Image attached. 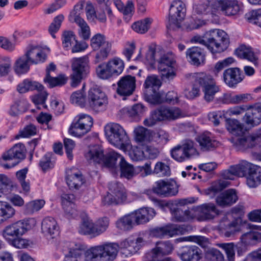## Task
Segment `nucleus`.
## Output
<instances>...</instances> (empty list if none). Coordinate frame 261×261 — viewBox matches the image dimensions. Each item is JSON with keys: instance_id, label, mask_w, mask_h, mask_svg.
Returning <instances> with one entry per match:
<instances>
[{"instance_id": "49", "label": "nucleus", "mask_w": 261, "mask_h": 261, "mask_svg": "<svg viewBox=\"0 0 261 261\" xmlns=\"http://www.w3.org/2000/svg\"><path fill=\"white\" fill-rule=\"evenodd\" d=\"M240 239L241 242L247 245H254L260 242V232L250 231L242 234Z\"/></svg>"}, {"instance_id": "5", "label": "nucleus", "mask_w": 261, "mask_h": 261, "mask_svg": "<svg viewBox=\"0 0 261 261\" xmlns=\"http://www.w3.org/2000/svg\"><path fill=\"white\" fill-rule=\"evenodd\" d=\"M72 73L70 74L71 86L76 87L80 84L83 80L87 78L89 74L90 66L87 56L79 58H73L71 61Z\"/></svg>"}, {"instance_id": "52", "label": "nucleus", "mask_w": 261, "mask_h": 261, "mask_svg": "<svg viewBox=\"0 0 261 261\" xmlns=\"http://www.w3.org/2000/svg\"><path fill=\"white\" fill-rule=\"evenodd\" d=\"M160 96L161 98L160 102L157 103H151V104L158 105L163 103H167L170 105H174L178 102L177 94L173 91H169L165 95L164 93L160 92Z\"/></svg>"}, {"instance_id": "47", "label": "nucleus", "mask_w": 261, "mask_h": 261, "mask_svg": "<svg viewBox=\"0 0 261 261\" xmlns=\"http://www.w3.org/2000/svg\"><path fill=\"white\" fill-rule=\"evenodd\" d=\"M15 214V210L9 203L0 201V223L12 218Z\"/></svg>"}, {"instance_id": "64", "label": "nucleus", "mask_w": 261, "mask_h": 261, "mask_svg": "<svg viewBox=\"0 0 261 261\" xmlns=\"http://www.w3.org/2000/svg\"><path fill=\"white\" fill-rule=\"evenodd\" d=\"M245 18L261 28V9L252 10L246 13Z\"/></svg>"}, {"instance_id": "43", "label": "nucleus", "mask_w": 261, "mask_h": 261, "mask_svg": "<svg viewBox=\"0 0 261 261\" xmlns=\"http://www.w3.org/2000/svg\"><path fill=\"white\" fill-rule=\"evenodd\" d=\"M55 163L54 154L51 152H47L39 161V166L41 168L42 171L45 173L54 168Z\"/></svg>"}, {"instance_id": "8", "label": "nucleus", "mask_w": 261, "mask_h": 261, "mask_svg": "<svg viewBox=\"0 0 261 261\" xmlns=\"http://www.w3.org/2000/svg\"><path fill=\"white\" fill-rule=\"evenodd\" d=\"M194 141L187 140L182 145H178L170 150L171 157L178 162H183L198 155V152Z\"/></svg>"}, {"instance_id": "62", "label": "nucleus", "mask_w": 261, "mask_h": 261, "mask_svg": "<svg viewBox=\"0 0 261 261\" xmlns=\"http://www.w3.org/2000/svg\"><path fill=\"white\" fill-rule=\"evenodd\" d=\"M44 200H36L27 203L25 205V212L27 214H32L35 211L40 210L44 205Z\"/></svg>"}, {"instance_id": "33", "label": "nucleus", "mask_w": 261, "mask_h": 261, "mask_svg": "<svg viewBox=\"0 0 261 261\" xmlns=\"http://www.w3.org/2000/svg\"><path fill=\"white\" fill-rule=\"evenodd\" d=\"M44 90V86L36 81H33L29 79H24L17 86V90L19 93H25L29 91L37 90L41 92Z\"/></svg>"}, {"instance_id": "30", "label": "nucleus", "mask_w": 261, "mask_h": 261, "mask_svg": "<svg viewBox=\"0 0 261 261\" xmlns=\"http://www.w3.org/2000/svg\"><path fill=\"white\" fill-rule=\"evenodd\" d=\"M26 151L25 145L23 143H19L10 148L6 154L3 155V158L5 161L17 159L18 160V163H19L25 158Z\"/></svg>"}, {"instance_id": "59", "label": "nucleus", "mask_w": 261, "mask_h": 261, "mask_svg": "<svg viewBox=\"0 0 261 261\" xmlns=\"http://www.w3.org/2000/svg\"><path fill=\"white\" fill-rule=\"evenodd\" d=\"M64 18L63 15H58L54 18L53 22L49 25L48 32L53 38H56L55 34L59 30Z\"/></svg>"}, {"instance_id": "3", "label": "nucleus", "mask_w": 261, "mask_h": 261, "mask_svg": "<svg viewBox=\"0 0 261 261\" xmlns=\"http://www.w3.org/2000/svg\"><path fill=\"white\" fill-rule=\"evenodd\" d=\"M199 42L206 46L213 54H215L225 50L229 46V39L224 31L215 29L206 32Z\"/></svg>"}, {"instance_id": "21", "label": "nucleus", "mask_w": 261, "mask_h": 261, "mask_svg": "<svg viewBox=\"0 0 261 261\" xmlns=\"http://www.w3.org/2000/svg\"><path fill=\"white\" fill-rule=\"evenodd\" d=\"M252 99V97L249 93H242L233 94L231 93H224L223 95L216 100L217 104H240L247 102Z\"/></svg>"}, {"instance_id": "48", "label": "nucleus", "mask_w": 261, "mask_h": 261, "mask_svg": "<svg viewBox=\"0 0 261 261\" xmlns=\"http://www.w3.org/2000/svg\"><path fill=\"white\" fill-rule=\"evenodd\" d=\"M111 62L100 64L96 68L97 76L101 79L107 80L114 76L111 69Z\"/></svg>"}, {"instance_id": "46", "label": "nucleus", "mask_w": 261, "mask_h": 261, "mask_svg": "<svg viewBox=\"0 0 261 261\" xmlns=\"http://www.w3.org/2000/svg\"><path fill=\"white\" fill-rule=\"evenodd\" d=\"M30 61L23 55L16 61L14 66V71L17 74L26 73L30 69Z\"/></svg>"}, {"instance_id": "63", "label": "nucleus", "mask_w": 261, "mask_h": 261, "mask_svg": "<svg viewBox=\"0 0 261 261\" xmlns=\"http://www.w3.org/2000/svg\"><path fill=\"white\" fill-rule=\"evenodd\" d=\"M83 249L80 246L78 248H69L68 253L65 254L64 261H77L82 254Z\"/></svg>"}, {"instance_id": "31", "label": "nucleus", "mask_w": 261, "mask_h": 261, "mask_svg": "<svg viewBox=\"0 0 261 261\" xmlns=\"http://www.w3.org/2000/svg\"><path fill=\"white\" fill-rule=\"evenodd\" d=\"M113 2L119 11L123 13L124 20L127 22H128L135 11V6L133 1H127L126 5H124L121 0H113Z\"/></svg>"}, {"instance_id": "35", "label": "nucleus", "mask_w": 261, "mask_h": 261, "mask_svg": "<svg viewBox=\"0 0 261 261\" xmlns=\"http://www.w3.org/2000/svg\"><path fill=\"white\" fill-rule=\"evenodd\" d=\"M235 55L240 59L248 60L254 63L257 60L252 48L243 44L240 45L234 51Z\"/></svg>"}, {"instance_id": "17", "label": "nucleus", "mask_w": 261, "mask_h": 261, "mask_svg": "<svg viewBox=\"0 0 261 261\" xmlns=\"http://www.w3.org/2000/svg\"><path fill=\"white\" fill-rule=\"evenodd\" d=\"M135 76L126 75L117 82V93L120 96H129L133 94L136 88Z\"/></svg>"}, {"instance_id": "15", "label": "nucleus", "mask_w": 261, "mask_h": 261, "mask_svg": "<svg viewBox=\"0 0 261 261\" xmlns=\"http://www.w3.org/2000/svg\"><path fill=\"white\" fill-rule=\"evenodd\" d=\"M186 12L185 5L182 1H173L169 10V22L179 27L180 22L185 17Z\"/></svg>"}, {"instance_id": "7", "label": "nucleus", "mask_w": 261, "mask_h": 261, "mask_svg": "<svg viewBox=\"0 0 261 261\" xmlns=\"http://www.w3.org/2000/svg\"><path fill=\"white\" fill-rule=\"evenodd\" d=\"M86 157L90 160H93L95 163L101 164L104 167L112 169L116 168L118 159L121 160V158H123L114 152L105 154L103 150L101 149L90 150L86 154Z\"/></svg>"}, {"instance_id": "23", "label": "nucleus", "mask_w": 261, "mask_h": 261, "mask_svg": "<svg viewBox=\"0 0 261 261\" xmlns=\"http://www.w3.org/2000/svg\"><path fill=\"white\" fill-rule=\"evenodd\" d=\"M179 257L182 261H200L203 254L201 249L197 246H185L181 248Z\"/></svg>"}, {"instance_id": "20", "label": "nucleus", "mask_w": 261, "mask_h": 261, "mask_svg": "<svg viewBox=\"0 0 261 261\" xmlns=\"http://www.w3.org/2000/svg\"><path fill=\"white\" fill-rule=\"evenodd\" d=\"M152 190L154 193L164 197L174 196L178 192L175 183L165 180L155 182Z\"/></svg>"}, {"instance_id": "26", "label": "nucleus", "mask_w": 261, "mask_h": 261, "mask_svg": "<svg viewBox=\"0 0 261 261\" xmlns=\"http://www.w3.org/2000/svg\"><path fill=\"white\" fill-rule=\"evenodd\" d=\"M225 122L227 129L234 136L229 139L230 142V139L233 137L245 138L247 136H244L246 129L244 124L241 123L237 119L226 118L225 119Z\"/></svg>"}, {"instance_id": "24", "label": "nucleus", "mask_w": 261, "mask_h": 261, "mask_svg": "<svg viewBox=\"0 0 261 261\" xmlns=\"http://www.w3.org/2000/svg\"><path fill=\"white\" fill-rule=\"evenodd\" d=\"M65 179L70 190H79L85 182V179L81 172L74 168L66 171Z\"/></svg>"}, {"instance_id": "22", "label": "nucleus", "mask_w": 261, "mask_h": 261, "mask_svg": "<svg viewBox=\"0 0 261 261\" xmlns=\"http://www.w3.org/2000/svg\"><path fill=\"white\" fill-rule=\"evenodd\" d=\"M130 214L135 224L137 225L147 223L156 215L155 210L150 207H142Z\"/></svg>"}, {"instance_id": "19", "label": "nucleus", "mask_w": 261, "mask_h": 261, "mask_svg": "<svg viewBox=\"0 0 261 261\" xmlns=\"http://www.w3.org/2000/svg\"><path fill=\"white\" fill-rule=\"evenodd\" d=\"M231 212L233 215L238 216V218L235 219L232 222H228L226 224H225L224 235L226 237L233 236L236 232L240 230L238 221H241L240 217L244 214V207L242 205L238 204L232 207Z\"/></svg>"}, {"instance_id": "60", "label": "nucleus", "mask_w": 261, "mask_h": 261, "mask_svg": "<svg viewBox=\"0 0 261 261\" xmlns=\"http://www.w3.org/2000/svg\"><path fill=\"white\" fill-rule=\"evenodd\" d=\"M234 62V60L232 57H228L222 61H219L216 63L214 67L212 69V72L216 76L224 68L228 67Z\"/></svg>"}, {"instance_id": "61", "label": "nucleus", "mask_w": 261, "mask_h": 261, "mask_svg": "<svg viewBox=\"0 0 261 261\" xmlns=\"http://www.w3.org/2000/svg\"><path fill=\"white\" fill-rule=\"evenodd\" d=\"M108 62H111V69L114 75H118L122 73L124 67V64L122 60L119 58H114Z\"/></svg>"}, {"instance_id": "14", "label": "nucleus", "mask_w": 261, "mask_h": 261, "mask_svg": "<svg viewBox=\"0 0 261 261\" xmlns=\"http://www.w3.org/2000/svg\"><path fill=\"white\" fill-rule=\"evenodd\" d=\"M175 60L168 55H164L158 60V68L161 71V79L165 82L173 80L176 76L174 67Z\"/></svg>"}, {"instance_id": "55", "label": "nucleus", "mask_w": 261, "mask_h": 261, "mask_svg": "<svg viewBox=\"0 0 261 261\" xmlns=\"http://www.w3.org/2000/svg\"><path fill=\"white\" fill-rule=\"evenodd\" d=\"M205 258L207 261H225L223 254L215 248H208L205 250Z\"/></svg>"}, {"instance_id": "41", "label": "nucleus", "mask_w": 261, "mask_h": 261, "mask_svg": "<svg viewBox=\"0 0 261 261\" xmlns=\"http://www.w3.org/2000/svg\"><path fill=\"white\" fill-rule=\"evenodd\" d=\"M194 77L195 85H198L202 89L215 82L212 75L204 72L195 73Z\"/></svg>"}, {"instance_id": "42", "label": "nucleus", "mask_w": 261, "mask_h": 261, "mask_svg": "<svg viewBox=\"0 0 261 261\" xmlns=\"http://www.w3.org/2000/svg\"><path fill=\"white\" fill-rule=\"evenodd\" d=\"M108 188L111 194L123 201H126L127 195L124 187L121 182L117 181H112L109 184Z\"/></svg>"}, {"instance_id": "39", "label": "nucleus", "mask_w": 261, "mask_h": 261, "mask_svg": "<svg viewBox=\"0 0 261 261\" xmlns=\"http://www.w3.org/2000/svg\"><path fill=\"white\" fill-rule=\"evenodd\" d=\"M199 211L202 217L206 220H211L219 214V211L214 203H209L202 204L199 207Z\"/></svg>"}, {"instance_id": "40", "label": "nucleus", "mask_w": 261, "mask_h": 261, "mask_svg": "<svg viewBox=\"0 0 261 261\" xmlns=\"http://www.w3.org/2000/svg\"><path fill=\"white\" fill-rule=\"evenodd\" d=\"M95 224L87 216L82 218V222L80 224L79 232L81 234H93L95 236Z\"/></svg>"}, {"instance_id": "53", "label": "nucleus", "mask_w": 261, "mask_h": 261, "mask_svg": "<svg viewBox=\"0 0 261 261\" xmlns=\"http://www.w3.org/2000/svg\"><path fill=\"white\" fill-rule=\"evenodd\" d=\"M156 48L154 46H149L145 56V64L150 69H155L158 60L155 59Z\"/></svg>"}, {"instance_id": "25", "label": "nucleus", "mask_w": 261, "mask_h": 261, "mask_svg": "<svg viewBox=\"0 0 261 261\" xmlns=\"http://www.w3.org/2000/svg\"><path fill=\"white\" fill-rule=\"evenodd\" d=\"M238 200L237 191L235 189H229L221 193L216 199L217 204L221 207L230 206Z\"/></svg>"}, {"instance_id": "28", "label": "nucleus", "mask_w": 261, "mask_h": 261, "mask_svg": "<svg viewBox=\"0 0 261 261\" xmlns=\"http://www.w3.org/2000/svg\"><path fill=\"white\" fill-rule=\"evenodd\" d=\"M187 58L191 64L199 66L205 63V56L204 50L200 47L194 46L186 51Z\"/></svg>"}, {"instance_id": "37", "label": "nucleus", "mask_w": 261, "mask_h": 261, "mask_svg": "<svg viewBox=\"0 0 261 261\" xmlns=\"http://www.w3.org/2000/svg\"><path fill=\"white\" fill-rule=\"evenodd\" d=\"M196 141L199 143L202 149L209 150L216 148L219 142L212 139L207 133H203L197 136Z\"/></svg>"}, {"instance_id": "4", "label": "nucleus", "mask_w": 261, "mask_h": 261, "mask_svg": "<svg viewBox=\"0 0 261 261\" xmlns=\"http://www.w3.org/2000/svg\"><path fill=\"white\" fill-rule=\"evenodd\" d=\"M182 111L177 107L161 106L150 112L149 117L144 120V124L152 126L157 122L173 121L183 117Z\"/></svg>"}, {"instance_id": "32", "label": "nucleus", "mask_w": 261, "mask_h": 261, "mask_svg": "<svg viewBox=\"0 0 261 261\" xmlns=\"http://www.w3.org/2000/svg\"><path fill=\"white\" fill-rule=\"evenodd\" d=\"M23 56L30 61L31 64L44 62L47 59L46 54L38 49L36 46H31Z\"/></svg>"}, {"instance_id": "27", "label": "nucleus", "mask_w": 261, "mask_h": 261, "mask_svg": "<svg viewBox=\"0 0 261 261\" xmlns=\"http://www.w3.org/2000/svg\"><path fill=\"white\" fill-rule=\"evenodd\" d=\"M41 230L45 236H49L51 239L55 238L60 233L59 227L56 220L51 217H46L43 219L41 223Z\"/></svg>"}, {"instance_id": "34", "label": "nucleus", "mask_w": 261, "mask_h": 261, "mask_svg": "<svg viewBox=\"0 0 261 261\" xmlns=\"http://www.w3.org/2000/svg\"><path fill=\"white\" fill-rule=\"evenodd\" d=\"M246 182L250 188H255L261 184V167L254 165L247 176Z\"/></svg>"}, {"instance_id": "9", "label": "nucleus", "mask_w": 261, "mask_h": 261, "mask_svg": "<svg viewBox=\"0 0 261 261\" xmlns=\"http://www.w3.org/2000/svg\"><path fill=\"white\" fill-rule=\"evenodd\" d=\"M88 102L89 107L94 111L100 112L106 109L108 103L105 93L97 85H93L88 91Z\"/></svg>"}, {"instance_id": "2", "label": "nucleus", "mask_w": 261, "mask_h": 261, "mask_svg": "<svg viewBox=\"0 0 261 261\" xmlns=\"http://www.w3.org/2000/svg\"><path fill=\"white\" fill-rule=\"evenodd\" d=\"M30 221L29 219H23L6 226L2 232L3 237L9 244L15 248H27L30 241L21 237L31 229Z\"/></svg>"}, {"instance_id": "44", "label": "nucleus", "mask_w": 261, "mask_h": 261, "mask_svg": "<svg viewBox=\"0 0 261 261\" xmlns=\"http://www.w3.org/2000/svg\"><path fill=\"white\" fill-rule=\"evenodd\" d=\"M134 225L135 224L130 213L121 217L116 222V227L124 231L130 230Z\"/></svg>"}, {"instance_id": "13", "label": "nucleus", "mask_w": 261, "mask_h": 261, "mask_svg": "<svg viewBox=\"0 0 261 261\" xmlns=\"http://www.w3.org/2000/svg\"><path fill=\"white\" fill-rule=\"evenodd\" d=\"M93 124V119L90 115L82 114L78 116L77 119H74L68 132L73 136L81 137L90 130Z\"/></svg>"}, {"instance_id": "29", "label": "nucleus", "mask_w": 261, "mask_h": 261, "mask_svg": "<svg viewBox=\"0 0 261 261\" xmlns=\"http://www.w3.org/2000/svg\"><path fill=\"white\" fill-rule=\"evenodd\" d=\"M221 10L227 16L239 14L243 10V5L237 0H223L220 2Z\"/></svg>"}, {"instance_id": "18", "label": "nucleus", "mask_w": 261, "mask_h": 261, "mask_svg": "<svg viewBox=\"0 0 261 261\" xmlns=\"http://www.w3.org/2000/svg\"><path fill=\"white\" fill-rule=\"evenodd\" d=\"M245 78L243 71L238 67H230L223 73L224 83L230 88H236Z\"/></svg>"}, {"instance_id": "36", "label": "nucleus", "mask_w": 261, "mask_h": 261, "mask_svg": "<svg viewBox=\"0 0 261 261\" xmlns=\"http://www.w3.org/2000/svg\"><path fill=\"white\" fill-rule=\"evenodd\" d=\"M156 204L162 210H164L165 207L170 208L172 214L177 221H184L183 207H174L172 204L162 200L157 201Z\"/></svg>"}, {"instance_id": "10", "label": "nucleus", "mask_w": 261, "mask_h": 261, "mask_svg": "<svg viewBox=\"0 0 261 261\" xmlns=\"http://www.w3.org/2000/svg\"><path fill=\"white\" fill-rule=\"evenodd\" d=\"M144 99L149 103L160 102L161 98L160 96L159 88L161 82L158 76L155 75L148 76L144 83Z\"/></svg>"}, {"instance_id": "51", "label": "nucleus", "mask_w": 261, "mask_h": 261, "mask_svg": "<svg viewBox=\"0 0 261 261\" xmlns=\"http://www.w3.org/2000/svg\"><path fill=\"white\" fill-rule=\"evenodd\" d=\"M67 80L68 78L64 74H60L57 77H53L50 74H48V77H45L44 79V82L48 83L50 88L62 86L66 84Z\"/></svg>"}, {"instance_id": "1", "label": "nucleus", "mask_w": 261, "mask_h": 261, "mask_svg": "<svg viewBox=\"0 0 261 261\" xmlns=\"http://www.w3.org/2000/svg\"><path fill=\"white\" fill-rule=\"evenodd\" d=\"M145 244V241L142 237L130 236L119 245L109 243L91 247L85 252V260L113 261L117 256L118 248L127 256L137 253Z\"/></svg>"}, {"instance_id": "6", "label": "nucleus", "mask_w": 261, "mask_h": 261, "mask_svg": "<svg viewBox=\"0 0 261 261\" xmlns=\"http://www.w3.org/2000/svg\"><path fill=\"white\" fill-rule=\"evenodd\" d=\"M108 141L114 146L125 149L130 144V140L124 128L119 124L111 123L105 127Z\"/></svg>"}, {"instance_id": "50", "label": "nucleus", "mask_w": 261, "mask_h": 261, "mask_svg": "<svg viewBox=\"0 0 261 261\" xmlns=\"http://www.w3.org/2000/svg\"><path fill=\"white\" fill-rule=\"evenodd\" d=\"M152 21V19L151 18H146L133 23L132 28L138 33L144 34L149 29Z\"/></svg>"}, {"instance_id": "58", "label": "nucleus", "mask_w": 261, "mask_h": 261, "mask_svg": "<svg viewBox=\"0 0 261 261\" xmlns=\"http://www.w3.org/2000/svg\"><path fill=\"white\" fill-rule=\"evenodd\" d=\"M230 182L228 181L219 180V181L213 184L210 187L205 190L206 195L213 194L215 195L219 192L228 187Z\"/></svg>"}, {"instance_id": "16", "label": "nucleus", "mask_w": 261, "mask_h": 261, "mask_svg": "<svg viewBox=\"0 0 261 261\" xmlns=\"http://www.w3.org/2000/svg\"><path fill=\"white\" fill-rule=\"evenodd\" d=\"M246 110L242 118L243 122L250 127L259 125L261 122V102L247 106Z\"/></svg>"}, {"instance_id": "38", "label": "nucleus", "mask_w": 261, "mask_h": 261, "mask_svg": "<svg viewBox=\"0 0 261 261\" xmlns=\"http://www.w3.org/2000/svg\"><path fill=\"white\" fill-rule=\"evenodd\" d=\"M119 167L121 177L130 179L136 175V167L134 168L133 165L127 163L124 157L121 158Z\"/></svg>"}, {"instance_id": "45", "label": "nucleus", "mask_w": 261, "mask_h": 261, "mask_svg": "<svg viewBox=\"0 0 261 261\" xmlns=\"http://www.w3.org/2000/svg\"><path fill=\"white\" fill-rule=\"evenodd\" d=\"M147 110V107L141 103H138L134 105L127 110V114L135 121H138L145 115Z\"/></svg>"}, {"instance_id": "57", "label": "nucleus", "mask_w": 261, "mask_h": 261, "mask_svg": "<svg viewBox=\"0 0 261 261\" xmlns=\"http://www.w3.org/2000/svg\"><path fill=\"white\" fill-rule=\"evenodd\" d=\"M152 174L160 177L169 176L171 174V170L169 165L162 162H158L152 170Z\"/></svg>"}, {"instance_id": "54", "label": "nucleus", "mask_w": 261, "mask_h": 261, "mask_svg": "<svg viewBox=\"0 0 261 261\" xmlns=\"http://www.w3.org/2000/svg\"><path fill=\"white\" fill-rule=\"evenodd\" d=\"M204 93V99L207 102L212 101L215 94L220 91L219 86L216 85V82L202 89Z\"/></svg>"}, {"instance_id": "12", "label": "nucleus", "mask_w": 261, "mask_h": 261, "mask_svg": "<svg viewBox=\"0 0 261 261\" xmlns=\"http://www.w3.org/2000/svg\"><path fill=\"white\" fill-rule=\"evenodd\" d=\"M231 143L238 150L247 151L260 146L261 142V127L256 132L248 135L245 138L233 137L230 139Z\"/></svg>"}, {"instance_id": "56", "label": "nucleus", "mask_w": 261, "mask_h": 261, "mask_svg": "<svg viewBox=\"0 0 261 261\" xmlns=\"http://www.w3.org/2000/svg\"><path fill=\"white\" fill-rule=\"evenodd\" d=\"M253 164H250L247 162L239 164L238 165H232L234 173H236V176L239 177H246L249 174L250 169H252Z\"/></svg>"}, {"instance_id": "11", "label": "nucleus", "mask_w": 261, "mask_h": 261, "mask_svg": "<svg viewBox=\"0 0 261 261\" xmlns=\"http://www.w3.org/2000/svg\"><path fill=\"white\" fill-rule=\"evenodd\" d=\"M90 45L93 50H99L95 55V63L107 59L112 47L111 43L106 41L105 35L100 33L95 34L91 38Z\"/></svg>"}]
</instances>
